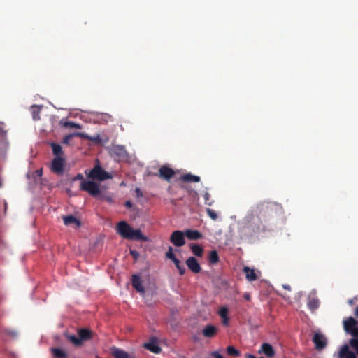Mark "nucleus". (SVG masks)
Masks as SVG:
<instances>
[{
    "instance_id": "f257e3e1",
    "label": "nucleus",
    "mask_w": 358,
    "mask_h": 358,
    "mask_svg": "<svg viewBox=\"0 0 358 358\" xmlns=\"http://www.w3.org/2000/svg\"><path fill=\"white\" fill-rule=\"evenodd\" d=\"M281 207L275 203L262 202L256 208V213L261 222H266L277 215Z\"/></svg>"
},
{
    "instance_id": "f03ea898",
    "label": "nucleus",
    "mask_w": 358,
    "mask_h": 358,
    "mask_svg": "<svg viewBox=\"0 0 358 358\" xmlns=\"http://www.w3.org/2000/svg\"><path fill=\"white\" fill-rule=\"evenodd\" d=\"M117 233L122 238L129 240L147 241L140 229H134L125 221H120L117 225Z\"/></svg>"
},
{
    "instance_id": "7ed1b4c3",
    "label": "nucleus",
    "mask_w": 358,
    "mask_h": 358,
    "mask_svg": "<svg viewBox=\"0 0 358 358\" xmlns=\"http://www.w3.org/2000/svg\"><path fill=\"white\" fill-rule=\"evenodd\" d=\"M200 180L199 176L190 173L182 174L180 175V189H186L191 196L194 197L197 193L192 186L189 185V183L199 182Z\"/></svg>"
},
{
    "instance_id": "20e7f679",
    "label": "nucleus",
    "mask_w": 358,
    "mask_h": 358,
    "mask_svg": "<svg viewBox=\"0 0 358 358\" xmlns=\"http://www.w3.org/2000/svg\"><path fill=\"white\" fill-rule=\"evenodd\" d=\"M88 178L93 180L103 181L107 179L112 178V175L108 172L106 171L100 165V162L98 159L96 160V163L93 169L90 171Z\"/></svg>"
},
{
    "instance_id": "39448f33",
    "label": "nucleus",
    "mask_w": 358,
    "mask_h": 358,
    "mask_svg": "<svg viewBox=\"0 0 358 358\" xmlns=\"http://www.w3.org/2000/svg\"><path fill=\"white\" fill-rule=\"evenodd\" d=\"M80 189L87 192L91 196L97 197L100 193L99 185L93 180H84L80 183Z\"/></svg>"
},
{
    "instance_id": "423d86ee",
    "label": "nucleus",
    "mask_w": 358,
    "mask_h": 358,
    "mask_svg": "<svg viewBox=\"0 0 358 358\" xmlns=\"http://www.w3.org/2000/svg\"><path fill=\"white\" fill-rule=\"evenodd\" d=\"M357 321L352 317H349L343 320V329L347 334L354 338H358Z\"/></svg>"
},
{
    "instance_id": "0eeeda50",
    "label": "nucleus",
    "mask_w": 358,
    "mask_h": 358,
    "mask_svg": "<svg viewBox=\"0 0 358 358\" xmlns=\"http://www.w3.org/2000/svg\"><path fill=\"white\" fill-rule=\"evenodd\" d=\"M110 154L117 160L120 161L127 157V152L124 145H115L110 149Z\"/></svg>"
},
{
    "instance_id": "6e6552de",
    "label": "nucleus",
    "mask_w": 358,
    "mask_h": 358,
    "mask_svg": "<svg viewBox=\"0 0 358 358\" xmlns=\"http://www.w3.org/2000/svg\"><path fill=\"white\" fill-rule=\"evenodd\" d=\"M313 342L315 344V349L321 350L327 345V339L321 333H315L313 338Z\"/></svg>"
},
{
    "instance_id": "1a4fd4ad",
    "label": "nucleus",
    "mask_w": 358,
    "mask_h": 358,
    "mask_svg": "<svg viewBox=\"0 0 358 358\" xmlns=\"http://www.w3.org/2000/svg\"><path fill=\"white\" fill-rule=\"evenodd\" d=\"M64 161L62 157L53 159L51 165L52 171L57 174H62L64 172Z\"/></svg>"
},
{
    "instance_id": "9d476101",
    "label": "nucleus",
    "mask_w": 358,
    "mask_h": 358,
    "mask_svg": "<svg viewBox=\"0 0 358 358\" xmlns=\"http://www.w3.org/2000/svg\"><path fill=\"white\" fill-rule=\"evenodd\" d=\"M186 264L189 270L194 273H199L201 270L197 259L194 257H189L186 261Z\"/></svg>"
},
{
    "instance_id": "9b49d317",
    "label": "nucleus",
    "mask_w": 358,
    "mask_h": 358,
    "mask_svg": "<svg viewBox=\"0 0 358 358\" xmlns=\"http://www.w3.org/2000/svg\"><path fill=\"white\" fill-rule=\"evenodd\" d=\"M259 354H263L268 357H273L275 352L272 345L268 343H264L258 350Z\"/></svg>"
},
{
    "instance_id": "f8f14e48",
    "label": "nucleus",
    "mask_w": 358,
    "mask_h": 358,
    "mask_svg": "<svg viewBox=\"0 0 358 358\" xmlns=\"http://www.w3.org/2000/svg\"><path fill=\"white\" fill-rule=\"evenodd\" d=\"M218 332V329L212 324L206 325L202 330V334L206 338H213Z\"/></svg>"
},
{
    "instance_id": "ddd939ff",
    "label": "nucleus",
    "mask_w": 358,
    "mask_h": 358,
    "mask_svg": "<svg viewBox=\"0 0 358 358\" xmlns=\"http://www.w3.org/2000/svg\"><path fill=\"white\" fill-rule=\"evenodd\" d=\"M159 177L166 180H169L175 174V171L166 166H162L159 169Z\"/></svg>"
},
{
    "instance_id": "4468645a",
    "label": "nucleus",
    "mask_w": 358,
    "mask_h": 358,
    "mask_svg": "<svg viewBox=\"0 0 358 358\" xmlns=\"http://www.w3.org/2000/svg\"><path fill=\"white\" fill-rule=\"evenodd\" d=\"M186 238L191 241H197L203 238V234L196 229H187L184 231Z\"/></svg>"
},
{
    "instance_id": "2eb2a0df",
    "label": "nucleus",
    "mask_w": 358,
    "mask_h": 358,
    "mask_svg": "<svg viewBox=\"0 0 358 358\" xmlns=\"http://www.w3.org/2000/svg\"><path fill=\"white\" fill-rule=\"evenodd\" d=\"M338 358H357L356 355L350 351L348 345L341 347L338 352Z\"/></svg>"
},
{
    "instance_id": "dca6fc26",
    "label": "nucleus",
    "mask_w": 358,
    "mask_h": 358,
    "mask_svg": "<svg viewBox=\"0 0 358 358\" xmlns=\"http://www.w3.org/2000/svg\"><path fill=\"white\" fill-rule=\"evenodd\" d=\"M110 354L114 358H130L128 352L115 346L110 348Z\"/></svg>"
},
{
    "instance_id": "f3484780",
    "label": "nucleus",
    "mask_w": 358,
    "mask_h": 358,
    "mask_svg": "<svg viewBox=\"0 0 358 358\" xmlns=\"http://www.w3.org/2000/svg\"><path fill=\"white\" fill-rule=\"evenodd\" d=\"M143 347L155 354H157L161 351V348L158 345L155 339H152L150 341L144 343Z\"/></svg>"
},
{
    "instance_id": "a211bd4d",
    "label": "nucleus",
    "mask_w": 358,
    "mask_h": 358,
    "mask_svg": "<svg viewBox=\"0 0 358 358\" xmlns=\"http://www.w3.org/2000/svg\"><path fill=\"white\" fill-rule=\"evenodd\" d=\"M132 286L136 289V290L141 294L145 293V289L142 285V282L141 278L137 275H132Z\"/></svg>"
},
{
    "instance_id": "6ab92c4d",
    "label": "nucleus",
    "mask_w": 358,
    "mask_h": 358,
    "mask_svg": "<svg viewBox=\"0 0 358 358\" xmlns=\"http://www.w3.org/2000/svg\"><path fill=\"white\" fill-rule=\"evenodd\" d=\"M78 335L80 339H81L82 343H83L92 338V331L89 329H79L78 330Z\"/></svg>"
},
{
    "instance_id": "aec40b11",
    "label": "nucleus",
    "mask_w": 358,
    "mask_h": 358,
    "mask_svg": "<svg viewBox=\"0 0 358 358\" xmlns=\"http://www.w3.org/2000/svg\"><path fill=\"white\" fill-rule=\"evenodd\" d=\"M243 272L245 274L246 279L248 281H255L258 278V276L255 269L250 268L248 266L243 267Z\"/></svg>"
},
{
    "instance_id": "412c9836",
    "label": "nucleus",
    "mask_w": 358,
    "mask_h": 358,
    "mask_svg": "<svg viewBox=\"0 0 358 358\" xmlns=\"http://www.w3.org/2000/svg\"><path fill=\"white\" fill-rule=\"evenodd\" d=\"M64 224L66 226L71 224H76L77 227H80L81 223L76 217L72 215H66L63 217Z\"/></svg>"
},
{
    "instance_id": "4be33fe9",
    "label": "nucleus",
    "mask_w": 358,
    "mask_h": 358,
    "mask_svg": "<svg viewBox=\"0 0 358 358\" xmlns=\"http://www.w3.org/2000/svg\"><path fill=\"white\" fill-rule=\"evenodd\" d=\"M50 351L54 358H68L66 352L61 348H52Z\"/></svg>"
},
{
    "instance_id": "5701e85b",
    "label": "nucleus",
    "mask_w": 358,
    "mask_h": 358,
    "mask_svg": "<svg viewBox=\"0 0 358 358\" xmlns=\"http://www.w3.org/2000/svg\"><path fill=\"white\" fill-rule=\"evenodd\" d=\"M189 248L193 252V254L196 257H201L203 253V248L196 243H190Z\"/></svg>"
},
{
    "instance_id": "b1692460",
    "label": "nucleus",
    "mask_w": 358,
    "mask_h": 358,
    "mask_svg": "<svg viewBox=\"0 0 358 358\" xmlns=\"http://www.w3.org/2000/svg\"><path fill=\"white\" fill-rule=\"evenodd\" d=\"M320 305L319 299L317 297H311L308 299V307L312 311L315 310L318 308Z\"/></svg>"
},
{
    "instance_id": "393cba45",
    "label": "nucleus",
    "mask_w": 358,
    "mask_h": 358,
    "mask_svg": "<svg viewBox=\"0 0 358 358\" xmlns=\"http://www.w3.org/2000/svg\"><path fill=\"white\" fill-rule=\"evenodd\" d=\"M41 110V106H38L36 105H33L31 107V115H32L34 120L36 121V120H40Z\"/></svg>"
},
{
    "instance_id": "a878e982",
    "label": "nucleus",
    "mask_w": 358,
    "mask_h": 358,
    "mask_svg": "<svg viewBox=\"0 0 358 358\" xmlns=\"http://www.w3.org/2000/svg\"><path fill=\"white\" fill-rule=\"evenodd\" d=\"M50 145L53 154L56 156L55 157H61V155L63 154L62 146L56 143H51Z\"/></svg>"
},
{
    "instance_id": "bb28decb",
    "label": "nucleus",
    "mask_w": 358,
    "mask_h": 358,
    "mask_svg": "<svg viewBox=\"0 0 358 358\" xmlns=\"http://www.w3.org/2000/svg\"><path fill=\"white\" fill-rule=\"evenodd\" d=\"M166 257L168 259H171L173 261L176 267L179 269V259H178L173 252V249L171 247H169V250L166 253Z\"/></svg>"
},
{
    "instance_id": "cd10ccee",
    "label": "nucleus",
    "mask_w": 358,
    "mask_h": 358,
    "mask_svg": "<svg viewBox=\"0 0 358 358\" xmlns=\"http://www.w3.org/2000/svg\"><path fill=\"white\" fill-rule=\"evenodd\" d=\"M66 338L75 346H81L83 344L81 339H80L79 336H77L76 335H66Z\"/></svg>"
},
{
    "instance_id": "c85d7f7f",
    "label": "nucleus",
    "mask_w": 358,
    "mask_h": 358,
    "mask_svg": "<svg viewBox=\"0 0 358 358\" xmlns=\"http://www.w3.org/2000/svg\"><path fill=\"white\" fill-rule=\"evenodd\" d=\"M208 260L211 264H216L219 262V256L216 250L210 251L208 257Z\"/></svg>"
},
{
    "instance_id": "c756f323",
    "label": "nucleus",
    "mask_w": 358,
    "mask_h": 358,
    "mask_svg": "<svg viewBox=\"0 0 358 358\" xmlns=\"http://www.w3.org/2000/svg\"><path fill=\"white\" fill-rule=\"evenodd\" d=\"M227 352L229 355L232 357H238L241 355L240 351L231 345L227 348Z\"/></svg>"
},
{
    "instance_id": "7c9ffc66",
    "label": "nucleus",
    "mask_w": 358,
    "mask_h": 358,
    "mask_svg": "<svg viewBox=\"0 0 358 358\" xmlns=\"http://www.w3.org/2000/svg\"><path fill=\"white\" fill-rule=\"evenodd\" d=\"M171 241L175 246L179 247V230L173 232Z\"/></svg>"
},
{
    "instance_id": "2f4dec72",
    "label": "nucleus",
    "mask_w": 358,
    "mask_h": 358,
    "mask_svg": "<svg viewBox=\"0 0 358 358\" xmlns=\"http://www.w3.org/2000/svg\"><path fill=\"white\" fill-rule=\"evenodd\" d=\"M74 136H83V134L82 133H78V132L68 134L64 137L62 143L64 144H69L71 139Z\"/></svg>"
},
{
    "instance_id": "473e14b6",
    "label": "nucleus",
    "mask_w": 358,
    "mask_h": 358,
    "mask_svg": "<svg viewBox=\"0 0 358 358\" xmlns=\"http://www.w3.org/2000/svg\"><path fill=\"white\" fill-rule=\"evenodd\" d=\"M229 310L227 307H221L218 311V315L221 318L228 317Z\"/></svg>"
},
{
    "instance_id": "72a5a7b5",
    "label": "nucleus",
    "mask_w": 358,
    "mask_h": 358,
    "mask_svg": "<svg viewBox=\"0 0 358 358\" xmlns=\"http://www.w3.org/2000/svg\"><path fill=\"white\" fill-rule=\"evenodd\" d=\"M350 344L351 347L356 351L357 355H358V338H353L350 339Z\"/></svg>"
},
{
    "instance_id": "f704fd0d",
    "label": "nucleus",
    "mask_w": 358,
    "mask_h": 358,
    "mask_svg": "<svg viewBox=\"0 0 358 358\" xmlns=\"http://www.w3.org/2000/svg\"><path fill=\"white\" fill-rule=\"evenodd\" d=\"M206 213L213 220H216L218 217L217 213L213 209L207 208Z\"/></svg>"
},
{
    "instance_id": "c9c22d12",
    "label": "nucleus",
    "mask_w": 358,
    "mask_h": 358,
    "mask_svg": "<svg viewBox=\"0 0 358 358\" xmlns=\"http://www.w3.org/2000/svg\"><path fill=\"white\" fill-rule=\"evenodd\" d=\"M176 314H177V311L176 312H174L173 310L171 311L170 324H171V327L173 328L177 327V324H175V320H176Z\"/></svg>"
},
{
    "instance_id": "e433bc0d",
    "label": "nucleus",
    "mask_w": 358,
    "mask_h": 358,
    "mask_svg": "<svg viewBox=\"0 0 358 358\" xmlns=\"http://www.w3.org/2000/svg\"><path fill=\"white\" fill-rule=\"evenodd\" d=\"M64 125H65V127H69L71 128L80 129V126L78 124L73 122H66L64 124Z\"/></svg>"
},
{
    "instance_id": "4c0bfd02",
    "label": "nucleus",
    "mask_w": 358,
    "mask_h": 358,
    "mask_svg": "<svg viewBox=\"0 0 358 358\" xmlns=\"http://www.w3.org/2000/svg\"><path fill=\"white\" fill-rule=\"evenodd\" d=\"M129 253L135 260H137L140 257L139 252L135 250H130Z\"/></svg>"
},
{
    "instance_id": "58836bf2",
    "label": "nucleus",
    "mask_w": 358,
    "mask_h": 358,
    "mask_svg": "<svg viewBox=\"0 0 358 358\" xmlns=\"http://www.w3.org/2000/svg\"><path fill=\"white\" fill-rule=\"evenodd\" d=\"M205 203L208 206H211L212 202L210 201V194L208 193H206L204 194Z\"/></svg>"
},
{
    "instance_id": "ea45409f",
    "label": "nucleus",
    "mask_w": 358,
    "mask_h": 358,
    "mask_svg": "<svg viewBox=\"0 0 358 358\" xmlns=\"http://www.w3.org/2000/svg\"><path fill=\"white\" fill-rule=\"evenodd\" d=\"M185 235L184 234V231H180V247L185 244Z\"/></svg>"
},
{
    "instance_id": "a19ab883",
    "label": "nucleus",
    "mask_w": 358,
    "mask_h": 358,
    "mask_svg": "<svg viewBox=\"0 0 358 358\" xmlns=\"http://www.w3.org/2000/svg\"><path fill=\"white\" fill-rule=\"evenodd\" d=\"M211 356L213 358H224L223 356L220 354L217 351H214L211 353Z\"/></svg>"
},
{
    "instance_id": "79ce46f5",
    "label": "nucleus",
    "mask_w": 358,
    "mask_h": 358,
    "mask_svg": "<svg viewBox=\"0 0 358 358\" xmlns=\"http://www.w3.org/2000/svg\"><path fill=\"white\" fill-rule=\"evenodd\" d=\"M135 193L137 197H142L143 196V192L140 189V188L137 187L135 189Z\"/></svg>"
},
{
    "instance_id": "37998d69",
    "label": "nucleus",
    "mask_w": 358,
    "mask_h": 358,
    "mask_svg": "<svg viewBox=\"0 0 358 358\" xmlns=\"http://www.w3.org/2000/svg\"><path fill=\"white\" fill-rule=\"evenodd\" d=\"M222 324L226 326V327L229 326V317H228L222 318Z\"/></svg>"
},
{
    "instance_id": "c03bdc74",
    "label": "nucleus",
    "mask_w": 358,
    "mask_h": 358,
    "mask_svg": "<svg viewBox=\"0 0 358 358\" xmlns=\"http://www.w3.org/2000/svg\"><path fill=\"white\" fill-rule=\"evenodd\" d=\"M83 179V176L81 173H78L74 178H73V180H82Z\"/></svg>"
},
{
    "instance_id": "a18cd8bd",
    "label": "nucleus",
    "mask_w": 358,
    "mask_h": 358,
    "mask_svg": "<svg viewBox=\"0 0 358 358\" xmlns=\"http://www.w3.org/2000/svg\"><path fill=\"white\" fill-rule=\"evenodd\" d=\"M243 298L246 301H250V294L245 293L244 295H243Z\"/></svg>"
},
{
    "instance_id": "49530a36",
    "label": "nucleus",
    "mask_w": 358,
    "mask_h": 358,
    "mask_svg": "<svg viewBox=\"0 0 358 358\" xmlns=\"http://www.w3.org/2000/svg\"><path fill=\"white\" fill-rule=\"evenodd\" d=\"M282 287L285 289H287L288 291H290L291 290V287L289 285H287V284H284L282 285Z\"/></svg>"
},
{
    "instance_id": "de8ad7c7",
    "label": "nucleus",
    "mask_w": 358,
    "mask_h": 358,
    "mask_svg": "<svg viewBox=\"0 0 358 358\" xmlns=\"http://www.w3.org/2000/svg\"><path fill=\"white\" fill-rule=\"evenodd\" d=\"M125 206L127 208H131L132 206V203L129 201L125 202Z\"/></svg>"
},
{
    "instance_id": "09e8293b",
    "label": "nucleus",
    "mask_w": 358,
    "mask_h": 358,
    "mask_svg": "<svg viewBox=\"0 0 358 358\" xmlns=\"http://www.w3.org/2000/svg\"><path fill=\"white\" fill-rule=\"evenodd\" d=\"M36 174L38 176H42V169L36 170Z\"/></svg>"
},
{
    "instance_id": "8fccbe9b",
    "label": "nucleus",
    "mask_w": 358,
    "mask_h": 358,
    "mask_svg": "<svg viewBox=\"0 0 358 358\" xmlns=\"http://www.w3.org/2000/svg\"><path fill=\"white\" fill-rule=\"evenodd\" d=\"M245 358H256L255 356L251 354H245Z\"/></svg>"
},
{
    "instance_id": "3c124183",
    "label": "nucleus",
    "mask_w": 358,
    "mask_h": 358,
    "mask_svg": "<svg viewBox=\"0 0 358 358\" xmlns=\"http://www.w3.org/2000/svg\"><path fill=\"white\" fill-rule=\"evenodd\" d=\"M355 315L358 317V306L355 308Z\"/></svg>"
},
{
    "instance_id": "603ef678",
    "label": "nucleus",
    "mask_w": 358,
    "mask_h": 358,
    "mask_svg": "<svg viewBox=\"0 0 358 358\" xmlns=\"http://www.w3.org/2000/svg\"><path fill=\"white\" fill-rule=\"evenodd\" d=\"M184 273H185V268H182L180 267V275H182Z\"/></svg>"
},
{
    "instance_id": "864d4df0",
    "label": "nucleus",
    "mask_w": 358,
    "mask_h": 358,
    "mask_svg": "<svg viewBox=\"0 0 358 358\" xmlns=\"http://www.w3.org/2000/svg\"><path fill=\"white\" fill-rule=\"evenodd\" d=\"M349 303H350V305H352V304L353 303L352 300H350V301H349Z\"/></svg>"
},
{
    "instance_id": "5fc2aeb1",
    "label": "nucleus",
    "mask_w": 358,
    "mask_h": 358,
    "mask_svg": "<svg viewBox=\"0 0 358 358\" xmlns=\"http://www.w3.org/2000/svg\"><path fill=\"white\" fill-rule=\"evenodd\" d=\"M243 228H248V224H246L245 226H243Z\"/></svg>"
},
{
    "instance_id": "6e6d98bb",
    "label": "nucleus",
    "mask_w": 358,
    "mask_h": 358,
    "mask_svg": "<svg viewBox=\"0 0 358 358\" xmlns=\"http://www.w3.org/2000/svg\"><path fill=\"white\" fill-rule=\"evenodd\" d=\"M357 325H358V322H357Z\"/></svg>"
}]
</instances>
